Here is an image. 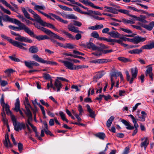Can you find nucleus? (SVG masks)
Masks as SVG:
<instances>
[{"mask_svg": "<svg viewBox=\"0 0 154 154\" xmlns=\"http://www.w3.org/2000/svg\"><path fill=\"white\" fill-rule=\"evenodd\" d=\"M33 24L35 26V27L38 29H40L46 34L49 35L50 37L57 39L62 41H65V39L64 38L57 35V34L52 32L51 30L42 27L41 26H40L39 24H38V23H33Z\"/></svg>", "mask_w": 154, "mask_h": 154, "instance_id": "1", "label": "nucleus"}, {"mask_svg": "<svg viewBox=\"0 0 154 154\" xmlns=\"http://www.w3.org/2000/svg\"><path fill=\"white\" fill-rule=\"evenodd\" d=\"M12 23L17 24L19 27H15L14 26L10 25L9 26V28L14 30H23L26 32L27 33L29 28L24 24L21 23L20 21L16 19H14V20Z\"/></svg>", "mask_w": 154, "mask_h": 154, "instance_id": "2", "label": "nucleus"}, {"mask_svg": "<svg viewBox=\"0 0 154 154\" xmlns=\"http://www.w3.org/2000/svg\"><path fill=\"white\" fill-rule=\"evenodd\" d=\"M11 33L13 35L17 36L15 38V39L19 41L29 43H31L32 42V41L31 39L28 38L27 37L21 36L20 34L16 33L12 31H11Z\"/></svg>", "mask_w": 154, "mask_h": 154, "instance_id": "3", "label": "nucleus"}, {"mask_svg": "<svg viewBox=\"0 0 154 154\" xmlns=\"http://www.w3.org/2000/svg\"><path fill=\"white\" fill-rule=\"evenodd\" d=\"M32 57L34 60L36 61L42 63H46L47 64L51 65H56L57 64V63L56 62L45 60L42 58L40 57L37 54L33 55Z\"/></svg>", "mask_w": 154, "mask_h": 154, "instance_id": "4", "label": "nucleus"}, {"mask_svg": "<svg viewBox=\"0 0 154 154\" xmlns=\"http://www.w3.org/2000/svg\"><path fill=\"white\" fill-rule=\"evenodd\" d=\"M27 33L29 35L35 38L38 41L43 40L45 39H48L50 38L48 36L46 35H36L29 28Z\"/></svg>", "mask_w": 154, "mask_h": 154, "instance_id": "5", "label": "nucleus"}, {"mask_svg": "<svg viewBox=\"0 0 154 154\" xmlns=\"http://www.w3.org/2000/svg\"><path fill=\"white\" fill-rule=\"evenodd\" d=\"M61 32L65 34L66 36L69 38L71 39H75V38L76 40H79L81 39L82 38V35L81 33H78L75 36V38L74 36H73L72 35L68 32L64 30H60Z\"/></svg>", "mask_w": 154, "mask_h": 154, "instance_id": "6", "label": "nucleus"}, {"mask_svg": "<svg viewBox=\"0 0 154 154\" xmlns=\"http://www.w3.org/2000/svg\"><path fill=\"white\" fill-rule=\"evenodd\" d=\"M128 40L136 44L140 42H143L146 40L145 38L141 37L139 36H135L133 38H127Z\"/></svg>", "mask_w": 154, "mask_h": 154, "instance_id": "7", "label": "nucleus"}, {"mask_svg": "<svg viewBox=\"0 0 154 154\" xmlns=\"http://www.w3.org/2000/svg\"><path fill=\"white\" fill-rule=\"evenodd\" d=\"M13 125L14 130L17 132H18L22 129H25L26 128V125L23 122H17Z\"/></svg>", "mask_w": 154, "mask_h": 154, "instance_id": "8", "label": "nucleus"}, {"mask_svg": "<svg viewBox=\"0 0 154 154\" xmlns=\"http://www.w3.org/2000/svg\"><path fill=\"white\" fill-rule=\"evenodd\" d=\"M24 63L25 65L29 69L32 68L34 66H39V64L38 63L34 61H25Z\"/></svg>", "mask_w": 154, "mask_h": 154, "instance_id": "9", "label": "nucleus"}, {"mask_svg": "<svg viewBox=\"0 0 154 154\" xmlns=\"http://www.w3.org/2000/svg\"><path fill=\"white\" fill-rule=\"evenodd\" d=\"M68 29L69 31L75 33H84L83 32L79 30L77 27H75L72 23H70L68 25Z\"/></svg>", "mask_w": 154, "mask_h": 154, "instance_id": "10", "label": "nucleus"}, {"mask_svg": "<svg viewBox=\"0 0 154 154\" xmlns=\"http://www.w3.org/2000/svg\"><path fill=\"white\" fill-rule=\"evenodd\" d=\"M132 18H133L132 20H134L139 21L143 23L147 22V21L145 20L146 18V16L144 15H140L139 17H137L133 15Z\"/></svg>", "mask_w": 154, "mask_h": 154, "instance_id": "11", "label": "nucleus"}, {"mask_svg": "<svg viewBox=\"0 0 154 154\" xmlns=\"http://www.w3.org/2000/svg\"><path fill=\"white\" fill-rule=\"evenodd\" d=\"M138 24L149 31L152 30L154 27V21L151 22L148 25L144 24L141 23H139Z\"/></svg>", "mask_w": 154, "mask_h": 154, "instance_id": "12", "label": "nucleus"}, {"mask_svg": "<svg viewBox=\"0 0 154 154\" xmlns=\"http://www.w3.org/2000/svg\"><path fill=\"white\" fill-rule=\"evenodd\" d=\"M4 144L5 146L7 148L9 147L12 148L13 146V145L10 141L8 134H7L5 136V140L4 142Z\"/></svg>", "mask_w": 154, "mask_h": 154, "instance_id": "13", "label": "nucleus"}, {"mask_svg": "<svg viewBox=\"0 0 154 154\" xmlns=\"http://www.w3.org/2000/svg\"><path fill=\"white\" fill-rule=\"evenodd\" d=\"M109 61V60L106 59H101L94 60L90 61L91 63H106Z\"/></svg>", "mask_w": 154, "mask_h": 154, "instance_id": "14", "label": "nucleus"}, {"mask_svg": "<svg viewBox=\"0 0 154 154\" xmlns=\"http://www.w3.org/2000/svg\"><path fill=\"white\" fill-rule=\"evenodd\" d=\"M64 66L68 69L73 70L74 65L72 63L67 61H63L62 62Z\"/></svg>", "mask_w": 154, "mask_h": 154, "instance_id": "15", "label": "nucleus"}, {"mask_svg": "<svg viewBox=\"0 0 154 154\" xmlns=\"http://www.w3.org/2000/svg\"><path fill=\"white\" fill-rule=\"evenodd\" d=\"M49 14L51 15L52 17L55 18L57 20L64 24H67L68 23V22L67 20H63L59 16L55 14L52 13H50Z\"/></svg>", "mask_w": 154, "mask_h": 154, "instance_id": "16", "label": "nucleus"}, {"mask_svg": "<svg viewBox=\"0 0 154 154\" xmlns=\"http://www.w3.org/2000/svg\"><path fill=\"white\" fill-rule=\"evenodd\" d=\"M104 8L107 9L108 10H106V12H110L115 14H118V13L117 9L115 8L105 6Z\"/></svg>", "mask_w": 154, "mask_h": 154, "instance_id": "17", "label": "nucleus"}, {"mask_svg": "<svg viewBox=\"0 0 154 154\" xmlns=\"http://www.w3.org/2000/svg\"><path fill=\"white\" fill-rule=\"evenodd\" d=\"M38 48L36 45L31 46L29 49V52L32 54H35L38 51Z\"/></svg>", "mask_w": 154, "mask_h": 154, "instance_id": "18", "label": "nucleus"}, {"mask_svg": "<svg viewBox=\"0 0 154 154\" xmlns=\"http://www.w3.org/2000/svg\"><path fill=\"white\" fill-rule=\"evenodd\" d=\"M86 107L87 108V110L90 114L89 116L92 118H94L95 116L94 111L91 109L90 106L88 104L86 105Z\"/></svg>", "mask_w": 154, "mask_h": 154, "instance_id": "19", "label": "nucleus"}, {"mask_svg": "<svg viewBox=\"0 0 154 154\" xmlns=\"http://www.w3.org/2000/svg\"><path fill=\"white\" fill-rule=\"evenodd\" d=\"M54 86L57 88V91H60L62 87L61 83L58 79H56L55 80Z\"/></svg>", "mask_w": 154, "mask_h": 154, "instance_id": "20", "label": "nucleus"}, {"mask_svg": "<svg viewBox=\"0 0 154 154\" xmlns=\"http://www.w3.org/2000/svg\"><path fill=\"white\" fill-rule=\"evenodd\" d=\"M12 45L14 46L23 50H27V48L23 47L22 45L20 44V42H19L15 41H14Z\"/></svg>", "mask_w": 154, "mask_h": 154, "instance_id": "21", "label": "nucleus"}, {"mask_svg": "<svg viewBox=\"0 0 154 154\" xmlns=\"http://www.w3.org/2000/svg\"><path fill=\"white\" fill-rule=\"evenodd\" d=\"M12 45L14 46L23 50H27V48L23 47L22 45L20 44V42H19L15 41H14Z\"/></svg>", "mask_w": 154, "mask_h": 154, "instance_id": "22", "label": "nucleus"}, {"mask_svg": "<svg viewBox=\"0 0 154 154\" xmlns=\"http://www.w3.org/2000/svg\"><path fill=\"white\" fill-rule=\"evenodd\" d=\"M108 34L111 37L114 38H119L120 36V34L117 32H115L114 31H112L111 32H108Z\"/></svg>", "mask_w": 154, "mask_h": 154, "instance_id": "23", "label": "nucleus"}, {"mask_svg": "<svg viewBox=\"0 0 154 154\" xmlns=\"http://www.w3.org/2000/svg\"><path fill=\"white\" fill-rule=\"evenodd\" d=\"M98 47L92 42H90L89 43H87V48H88L94 50L97 49L98 48Z\"/></svg>", "mask_w": 154, "mask_h": 154, "instance_id": "24", "label": "nucleus"}, {"mask_svg": "<svg viewBox=\"0 0 154 154\" xmlns=\"http://www.w3.org/2000/svg\"><path fill=\"white\" fill-rule=\"evenodd\" d=\"M141 48L140 49H135L128 51V53L131 54H139L142 52Z\"/></svg>", "mask_w": 154, "mask_h": 154, "instance_id": "25", "label": "nucleus"}, {"mask_svg": "<svg viewBox=\"0 0 154 154\" xmlns=\"http://www.w3.org/2000/svg\"><path fill=\"white\" fill-rule=\"evenodd\" d=\"M117 59L118 60L124 63H126L128 62H131L132 61L130 59L128 58H126L124 57H119Z\"/></svg>", "mask_w": 154, "mask_h": 154, "instance_id": "26", "label": "nucleus"}, {"mask_svg": "<svg viewBox=\"0 0 154 154\" xmlns=\"http://www.w3.org/2000/svg\"><path fill=\"white\" fill-rule=\"evenodd\" d=\"M95 136L99 139L103 140L106 137L105 134L103 132L98 133L95 134Z\"/></svg>", "mask_w": 154, "mask_h": 154, "instance_id": "27", "label": "nucleus"}, {"mask_svg": "<svg viewBox=\"0 0 154 154\" xmlns=\"http://www.w3.org/2000/svg\"><path fill=\"white\" fill-rule=\"evenodd\" d=\"M14 20V19L10 18L8 15H4L3 17V20L5 21H8L12 23Z\"/></svg>", "mask_w": 154, "mask_h": 154, "instance_id": "28", "label": "nucleus"}, {"mask_svg": "<svg viewBox=\"0 0 154 154\" xmlns=\"http://www.w3.org/2000/svg\"><path fill=\"white\" fill-rule=\"evenodd\" d=\"M117 12L118 11L119 12L123 13L128 16H129L132 17L133 15L129 13V11L126 10L119 9L117 10Z\"/></svg>", "mask_w": 154, "mask_h": 154, "instance_id": "29", "label": "nucleus"}, {"mask_svg": "<svg viewBox=\"0 0 154 154\" xmlns=\"http://www.w3.org/2000/svg\"><path fill=\"white\" fill-rule=\"evenodd\" d=\"M154 48V45L151 43L149 44L143 46L141 47L142 49H151Z\"/></svg>", "mask_w": 154, "mask_h": 154, "instance_id": "30", "label": "nucleus"}, {"mask_svg": "<svg viewBox=\"0 0 154 154\" xmlns=\"http://www.w3.org/2000/svg\"><path fill=\"white\" fill-rule=\"evenodd\" d=\"M131 72L132 76L136 78L138 72L137 67H135L134 69V68L131 69Z\"/></svg>", "mask_w": 154, "mask_h": 154, "instance_id": "31", "label": "nucleus"}, {"mask_svg": "<svg viewBox=\"0 0 154 154\" xmlns=\"http://www.w3.org/2000/svg\"><path fill=\"white\" fill-rule=\"evenodd\" d=\"M94 50L97 51L92 53V54H93V55L97 56H100L102 55L101 48L99 47H98V48H97V49H95Z\"/></svg>", "mask_w": 154, "mask_h": 154, "instance_id": "32", "label": "nucleus"}, {"mask_svg": "<svg viewBox=\"0 0 154 154\" xmlns=\"http://www.w3.org/2000/svg\"><path fill=\"white\" fill-rule=\"evenodd\" d=\"M114 117L113 116H111L109 119L107 121L106 125L108 128H109L111 125L114 119Z\"/></svg>", "mask_w": 154, "mask_h": 154, "instance_id": "33", "label": "nucleus"}, {"mask_svg": "<svg viewBox=\"0 0 154 154\" xmlns=\"http://www.w3.org/2000/svg\"><path fill=\"white\" fill-rule=\"evenodd\" d=\"M1 36L2 38H4L5 39L7 40H8L10 43H11L12 45L14 41H15L13 40L10 37H8L3 34H2Z\"/></svg>", "mask_w": 154, "mask_h": 154, "instance_id": "34", "label": "nucleus"}, {"mask_svg": "<svg viewBox=\"0 0 154 154\" xmlns=\"http://www.w3.org/2000/svg\"><path fill=\"white\" fill-rule=\"evenodd\" d=\"M60 8L65 10V11H72V10L71 8H69L66 6H64L60 5H58Z\"/></svg>", "mask_w": 154, "mask_h": 154, "instance_id": "35", "label": "nucleus"}, {"mask_svg": "<svg viewBox=\"0 0 154 154\" xmlns=\"http://www.w3.org/2000/svg\"><path fill=\"white\" fill-rule=\"evenodd\" d=\"M25 106L26 109V111L25 112V114L31 112L29 109V108H30L32 110L33 109L30 106L29 103H27V105L25 104Z\"/></svg>", "mask_w": 154, "mask_h": 154, "instance_id": "36", "label": "nucleus"}, {"mask_svg": "<svg viewBox=\"0 0 154 154\" xmlns=\"http://www.w3.org/2000/svg\"><path fill=\"white\" fill-rule=\"evenodd\" d=\"M20 109V103L19 98L16 100V102L15 104V108L14 109V110Z\"/></svg>", "mask_w": 154, "mask_h": 154, "instance_id": "37", "label": "nucleus"}, {"mask_svg": "<svg viewBox=\"0 0 154 154\" xmlns=\"http://www.w3.org/2000/svg\"><path fill=\"white\" fill-rule=\"evenodd\" d=\"M104 74V72L103 71L100 72H98L95 76V78H96V79H99L101 78Z\"/></svg>", "mask_w": 154, "mask_h": 154, "instance_id": "38", "label": "nucleus"}, {"mask_svg": "<svg viewBox=\"0 0 154 154\" xmlns=\"http://www.w3.org/2000/svg\"><path fill=\"white\" fill-rule=\"evenodd\" d=\"M34 8L35 9L38 11L40 13V12H41L42 11L39 10L40 9L44 10L45 8V6L39 5H37L36 6H35L34 7Z\"/></svg>", "mask_w": 154, "mask_h": 154, "instance_id": "39", "label": "nucleus"}, {"mask_svg": "<svg viewBox=\"0 0 154 154\" xmlns=\"http://www.w3.org/2000/svg\"><path fill=\"white\" fill-rule=\"evenodd\" d=\"M63 48H65L73 49L74 48V45L71 43H66L65 45H63Z\"/></svg>", "mask_w": 154, "mask_h": 154, "instance_id": "40", "label": "nucleus"}, {"mask_svg": "<svg viewBox=\"0 0 154 154\" xmlns=\"http://www.w3.org/2000/svg\"><path fill=\"white\" fill-rule=\"evenodd\" d=\"M15 54H13L12 56H9V58L12 61L15 62H19L20 61V60L17 58L15 57Z\"/></svg>", "mask_w": 154, "mask_h": 154, "instance_id": "41", "label": "nucleus"}, {"mask_svg": "<svg viewBox=\"0 0 154 154\" xmlns=\"http://www.w3.org/2000/svg\"><path fill=\"white\" fill-rule=\"evenodd\" d=\"M26 114L28 117V119L27 120V123L29 125H30L32 124L30 122V119L31 120H32V112Z\"/></svg>", "mask_w": 154, "mask_h": 154, "instance_id": "42", "label": "nucleus"}, {"mask_svg": "<svg viewBox=\"0 0 154 154\" xmlns=\"http://www.w3.org/2000/svg\"><path fill=\"white\" fill-rule=\"evenodd\" d=\"M59 114L60 116L61 119L63 121H65L66 122H68V120L65 118V115L62 111H60Z\"/></svg>", "mask_w": 154, "mask_h": 154, "instance_id": "43", "label": "nucleus"}, {"mask_svg": "<svg viewBox=\"0 0 154 154\" xmlns=\"http://www.w3.org/2000/svg\"><path fill=\"white\" fill-rule=\"evenodd\" d=\"M149 144L147 138H145V140L143 142H142L140 144V147L142 148L144 146H147Z\"/></svg>", "mask_w": 154, "mask_h": 154, "instance_id": "44", "label": "nucleus"}, {"mask_svg": "<svg viewBox=\"0 0 154 154\" xmlns=\"http://www.w3.org/2000/svg\"><path fill=\"white\" fill-rule=\"evenodd\" d=\"M66 17L69 19H73L77 20L78 17L73 14H67L66 16Z\"/></svg>", "mask_w": 154, "mask_h": 154, "instance_id": "45", "label": "nucleus"}, {"mask_svg": "<svg viewBox=\"0 0 154 154\" xmlns=\"http://www.w3.org/2000/svg\"><path fill=\"white\" fill-rule=\"evenodd\" d=\"M91 36L94 38L98 39L99 38V35L98 32L96 31H94L91 34Z\"/></svg>", "mask_w": 154, "mask_h": 154, "instance_id": "46", "label": "nucleus"}, {"mask_svg": "<svg viewBox=\"0 0 154 154\" xmlns=\"http://www.w3.org/2000/svg\"><path fill=\"white\" fill-rule=\"evenodd\" d=\"M116 42H117L119 44H121L124 47H126L128 46V45L122 43V41L121 39H116L114 40Z\"/></svg>", "mask_w": 154, "mask_h": 154, "instance_id": "47", "label": "nucleus"}, {"mask_svg": "<svg viewBox=\"0 0 154 154\" xmlns=\"http://www.w3.org/2000/svg\"><path fill=\"white\" fill-rule=\"evenodd\" d=\"M5 107V110L6 112V113L8 115H11V116L12 114V113L9 109V106L8 105H6Z\"/></svg>", "mask_w": 154, "mask_h": 154, "instance_id": "48", "label": "nucleus"}, {"mask_svg": "<svg viewBox=\"0 0 154 154\" xmlns=\"http://www.w3.org/2000/svg\"><path fill=\"white\" fill-rule=\"evenodd\" d=\"M0 8L5 13L7 14H8L10 15L11 14V12L10 11L5 8L1 5H0Z\"/></svg>", "mask_w": 154, "mask_h": 154, "instance_id": "49", "label": "nucleus"}, {"mask_svg": "<svg viewBox=\"0 0 154 154\" xmlns=\"http://www.w3.org/2000/svg\"><path fill=\"white\" fill-rule=\"evenodd\" d=\"M3 4L5 5V6H6L7 7L9 8L12 11H15V8H14V7H13L11 6L10 5V4L8 3L6 1Z\"/></svg>", "mask_w": 154, "mask_h": 154, "instance_id": "50", "label": "nucleus"}, {"mask_svg": "<svg viewBox=\"0 0 154 154\" xmlns=\"http://www.w3.org/2000/svg\"><path fill=\"white\" fill-rule=\"evenodd\" d=\"M33 17L35 18L34 20H35L38 23L41 20V17L36 13L33 15Z\"/></svg>", "mask_w": 154, "mask_h": 154, "instance_id": "51", "label": "nucleus"}, {"mask_svg": "<svg viewBox=\"0 0 154 154\" xmlns=\"http://www.w3.org/2000/svg\"><path fill=\"white\" fill-rule=\"evenodd\" d=\"M37 104L39 106V107L41 109L42 111V114H43V116H45V111L44 109V108L43 106L41 105L39 103H37Z\"/></svg>", "mask_w": 154, "mask_h": 154, "instance_id": "52", "label": "nucleus"}, {"mask_svg": "<svg viewBox=\"0 0 154 154\" xmlns=\"http://www.w3.org/2000/svg\"><path fill=\"white\" fill-rule=\"evenodd\" d=\"M101 51L102 54H107L109 53L112 52L113 50L112 49H111L109 50H104L101 48Z\"/></svg>", "mask_w": 154, "mask_h": 154, "instance_id": "53", "label": "nucleus"}, {"mask_svg": "<svg viewBox=\"0 0 154 154\" xmlns=\"http://www.w3.org/2000/svg\"><path fill=\"white\" fill-rule=\"evenodd\" d=\"M79 1L85 5H88L89 6L91 5L90 3H91V2L88 0H81V1L80 0Z\"/></svg>", "mask_w": 154, "mask_h": 154, "instance_id": "54", "label": "nucleus"}, {"mask_svg": "<svg viewBox=\"0 0 154 154\" xmlns=\"http://www.w3.org/2000/svg\"><path fill=\"white\" fill-rule=\"evenodd\" d=\"M15 72V71L13 69H7L6 70H5L4 71V72L5 73L7 74L8 75H9L10 74L12 73L13 72Z\"/></svg>", "mask_w": 154, "mask_h": 154, "instance_id": "55", "label": "nucleus"}, {"mask_svg": "<svg viewBox=\"0 0 154 154\" xmlns=\"http://www.w3.org/2000/svg\"><path fill=\"white\" fill-rule=\"evenodd\" d=\"M46 26L52 28L56 31L59 32V31H58L57 29L51 24L48 23Z\"/></svg>", "mask_w": 154, "mask_h": 154, "instance_id": "56", "label": "nucleus"}, {"mask_svg": "<svg viewBox=\"0 0 154 154\" xmlns=\"http://www.w3.org/2000/svg\"><path fill=\"white\" fill-rule=\"evenodd\" d=\"M24 14L25 16V17L27 18V19L32 20V21H34V20L33 18H31L30 17H29V14H28V13L27 12V11L25 13H24Z\"/></svg>", "mask_w": 154, "mask_h": 154, "instance_id": "57", "label": "nucleus"}, {"mask_svg": "<svg viewBox=\"0 0 154 154\" xmlns=\"http://www.w3.org/2000/svg\"><path fill=\"white\" fill-rule=\"evenodd\" d=\"M73 22H74V23L73 24L74 25L79 27L81 26L82 24L79 21L73 20Z\"/></svg>", "mask_w": 154, "mask_h": 154, "instance_id": "58", "label": "nucleus"}, {"mask_svg": "<svg viewBox=\"0 0 154 154\" xmlns=\"http://www.w3.org/2000/svg\"><path fill=\"white\" fill-rule=\"evenodd\" d=\"M120 29L128 33H132V32L130 29H128L127 28L126 29L120 28Z\"/></svg>", "mask_w": 154, "mask_h": 154, "instance_id": "59", "label": "nucleus"}, {"mask_svg": "<svg viewBox=\"0 0 154 154\" xmlns=\"http://www.w3.org/2000/svg\"><path fill=\"white\" fill-rule=\"evenodd\" d=\"M78 110L79 112V115H82V113L83 112V111L82 106L80 105L78 106Z\"/></svg>", "mask_w": 154, "mask_h": 154, "instance_id": "60", "label": "nucleus"}, {"mask_svg": "<svg viewBox=\"0 0 154 154\" xmlns=\"http://www.w3.org/2000/svg\"><path fill=\"white\" fill-rule=\"evenodd\" d=\"M18 147L19 151L21 152L23 149V145L21 143H18Z\"/></svg>", "mask_w": 154, "mask_h": 154, "instance_id": "61", "label": "nucleus"}, {"mask_svg": "<svg viewBox=\"0 0 154 154\" xmlns=\"http://www.w3.org/2000/svg\"><path fill=\"white\" fill-rule=\"evenodd\" d=\"M43 75V77L46 79H50L51 78V76L49 74L44 73Z\"/></svg>", "mask_w": 154, "mask_h": 154, "instance_id": "62", "label": "nucleus"}, {"mask_svg": "<svg viewBox=\"0 0 154 154\" xmlns=\"http://www.w3.org/2000/svg\"><path fill=\"white\" fill-rule=\"evenodd\" d=\"M114 40H115V39L108 38V39L107 41V42H110L109 45H114L115 43L116 42H115Z\"/></svg>", "mask_w": 154, "mask_h": 154, "instance_id": "63", "label": "nucleus"}, {"mask_svg": "<svg viewBox=\"0 0 154 154\" xmlns=\"http://www.w3.org/2000/svg\"><path fill=\"white\" fill-rule=\"evenodd\" d=\"M130 149L128 147H126L122 154H128L129 152Z\"/></svg>", "mask_w": 154, "mask_h": 154, "instance_id": "64", "label": "nucleus"}]
</instances>
